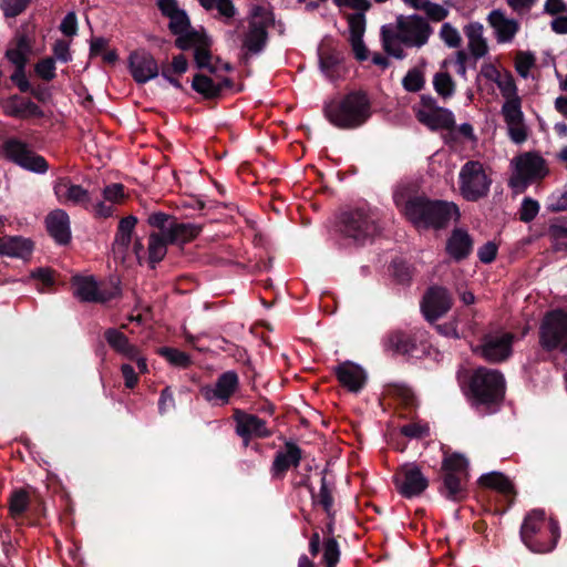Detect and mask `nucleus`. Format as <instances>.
<instances>
[{
  "mask_svg": "<svg viewBox=\"0 0 567 567\" xmlns=\"http://www.w3.org/2000/svg\"><path fill=\"white\" fill-rule=\"evenodd\" d=\"M176 47L182 50L190 48L195 49V62L198 68H210V52L208 43L203 35L194 33L187 37H179L176 39Z\"/></svg>",
  "mask_w": 567,
  "mask_h": 567,
  "instance_id": "obj_27",
  "label": "nucleus"
},
{
  "mask_svg": "<svg viewBox=\"0 0 567 567\" xmlns=\"http://www.w3.org/2000/svg\"><path fill=\"white\" fill-rule=\"evenodd\" d=\"M417 118L432 130L451 128L455 124L453 113L442 107L420 110Z\"/></svg>",
  "mask_w": 567,
  "mask_h": 567,
  "instance_id": "obj_30",
  "label": "nucleus"
},
{
  "mask_svg": "<svg viewBox=\"0 0 567 567\" xmlns=\"http://www.w3.org/2000/svg\"><path fill=\"white\" fill-rule=\"evenodd\" d=\"M398 492L406 498L421 495L429 486V480L415 464H405L394 475Z\"/></svg>",
  "mask_w": 567,
  "mask_h": 567,
  "instance_id": "obj_10",
  "label": "nucleus"
},
{
  "mask_svg": "<svg viewBox=\"0 0 567 567\" xmlns=\"http://www.w3.org/2000/svg\"><path fill=\"white\" fill-rule=\"evenodd\" d=\"M539 343L546 350L567 352V313L561 310L548 312L539 328Z\"/></svg>",
  "mask_w": 567,
  "mask_h": 567,
  "instance_id": "obj_8",
  "label": "nucleus"
},
{
  "mask_svg": "<svg viewBox=\"0 0 567 567\" xmlns=\"http://www.w3.org/2000/svg\"><path fill=\"white\" fill-rule=\"evenodd\" d=\"M388 347L399 353H410L414 349L412 339L403 332H393L388 338Z\"/></svg>",
  "mask_w": 567,
  "mask_h": 567,
  "instance_id": "obj_40",
  "label": "nucleus"
},
{
  "mask_svg": "<svg viewBox=\"0 0 567 567\" xmlns=\"http://www.w3.org/2000/svg\"><path fill=\"white\" fill-rule=\"evenodd\" d=\"M49 234L59 244H68L71 239V228L69 215L63 209L51 212L47 219Z\"/></svg>",
  "mask_w": 567,
  "mask_h": 567,
  "instance_id": "obj_28",
  "label": "nucleus"
},
{
  "mask_svg": "<svg viewBox=\"0 0 567 567\" xmlns=\"http://www.w3.org/2000/svg\"><path fill=\"white\" fill-rule=\"evenodd\" d=\"M215 9L218 11L219 16L225 19L226 23L237 13L231 0H217Z\"/></svg>",
  "mask_w": 567,
  "mask_h": 567,
  "instance_id": "obj_63",
  "label": "nucleus"
},
{
  "mask_svg": "<svg viewBox=\"0 0 567 567\" xmlns=\"http://www.w3.org/2000/svg\"><path fill=\"white\" fill-rule=\"evenodd\" d=\"M560 536L558 523L546 519L543 509L530 511L520 527L524 544L535 553H547L555 548Z\"/></svg>",
  "mask_w": 567,
  "mask_h": 567,
  "instance_id": "obj_4",
  "label": "nucleus"
},
{
  "mask_svg": "<svg viewBox=\"0 0 567 567\" xmlns=\"http://www.w3.org/2000/svg\"><path fill=\"white\" fill-rule=\"evenodd\" d=\"M467 47L475 59L485 56L488 52L487 40L484 37V25L481 22H470L464 27Z\"/></svg>",
  "mask_w": 567,
  "mask_h": 567,
  "instance_id": "obj_29",
  "label": "nucleus"
},
{
  "mask_svg": "<svg viewBox=\"0 0 567 567\" xmlns=\"http://www.w3.org/2000/svg\"><path fill=\"white\" fill-rule=\"evenodd\" d=\"M427 18L432 21L439 22L443 21L449 16V9L443 7L442 4L434 3L429 1L423 10Z\"/></svg>",
  "mask_w": 567,
  "mask_h": 567,
  "instance_id": "obj_58",
  "label": "nucleus"
},
{
  "mask_svg": "<svg viewBox=\"0 0 567 567\" xmlns=\"http://www.w3.org/2000/svg\"><path fill=\"white\" fill-rule=\"evenodd\" d=\"M235 420L237 423L236 432L246 442L250 437H267L270 435L266 422L256 415L236 412Z\"/></svg>",
  "mask_w": 567,
  "mask_h": 567,
  "instance_id": "obj_19",
  "label": "nucleus"
},
{
  "mask_svg": "<svg viewBox=\"0 0 567 567\" xmlns=\"http://www.w3.org/2000/svg\"><path fill=\"white\" fill-rule=\"evenodd\" d=\"M425 84L424 74L420 69H411L402 80V85L408 92H419Z\"/></svg>",
  "mask_w": 567,
  "mask_h": 567,
  "instance_id": "obj_44",
  "label": "nucleus"
},
{
  "mask_svg": "<svg viewBox=\"0 0 567 567\" xmlns=\"http://www.w3.org/2000/svg\"><path fill=\"white\" fill-rule=\"evenodd\" d=\"M3 112L13 117L29 118L43 115L42 110L31 100L13 95L1 103Z\"/></svg>",
  "mask_w": 567,
  "mask_h": 567,
  "instance_id": "obj_26",
  "label": "nucleus"
},
{
  "mask_svg": "<svg viewBox=\"0 0 567 567\" xmlns=\"http://www.w3.org/2000/svg\"><path fill=\"white\" fill-rule=\"evenodd\" d=\"M104 337L112 349L126 359H134L137 355V348L130 343L124 333L116 329H107Z\"/></svg>",
  "mask_w": 567,
  "mask_h": 567,
  "instance_id": "obj_34",
  "label": "nucleus"
},
{
  "mask_svg": "<svg viewBox=\"0 0 567 567\" xmlns=\"http://www.w3.org/2000/svg\"><path fill=\"white\" fill-rule=\"evenodd\" d=\"M508 73V70L499 69L498 66H496V64L492 62L483 63L480 70L481 76H483L487 81L493 82L495 85L503 81L504 74Z\"/></svg>",
  "mask_w": 567,
  "mask_h": 567,
  "instance_id": "obj_49",
  "label": "nucleus"
},
{
  "mask_svg": "<svg viewBox=\"0 0 567 567\" xmlns=\"http://www.w3.org/2000/svg\"><path fill=\"white\" fill-rule=\"evenodd\" d=\"M340 550L334 538H328L323 543V561L327 567H336L339 561Z\"/></svg>",
  "mask_w": 567,
  "mask_h": 567,
  "instance_id": "obj_51",
  "label": "nucleus"
},
{
  "mask_svg": "<svg viewBox=\"0 0 567 567\" xmlns=\"http://www.w3.org/2000/svg\"><path fill=\"white\" fill-rule=\"evenodd\" d=\"M173 221H174V218L164 213H153L147 218V223L152 227L158 228L162 231L161 235H164V236H166V234H167V226L169 224H173Z\"/></svg>",
  "mask_w": 567,
  "mask_h": 567,
  "instance_id": "obj_59",
  "label": "nucleus"
},
{
  "mask_svg": "<svg viewBox=\"0 0 567 567\" xmlns=\"http://www.w3.org/2000/svg\"><path fill=\"white\" fill-rule=\"evenodd\" d=\"M54 194L61 204H72L82 206L85 209L90 207V194L81 185L71 183L69 178H59L53 186Z\"/></svg>",
  "mask_w": 567,
  "mask_h": 567,
  "instance_id": "obj_18",
  "label": "nucleus"
},
{
  "mask_svg": "<svg viewBox=\"0 0 567 567\" xmlns=\"http://www.w3.org/2000/svg\"><path fill=\"white\" fill-rule=\"evenodd\" d=\"M452 296L443 287H431L421 301V311L430 322L436 321L452 308Z\"/></svg>",
  "mask_w": 567,
  "mask_h": 567,
  "instance_id": "obj_14",
  "label": "nucleus"
},
{
  "mask_svg": "<svg viewBox=\"0 0 567 567\" xmlns=\"http://www.w3.org/2000/svg\"><path fill=\"white\" fill-rule=\"evenodd\" d=\"M53 54L54 59L62 63L71 61L72 55L70 52V43L64 40L55 41L53 45Z\"/></svg>",
  "mask_w": 567,
  "mask_h": 567,
  "instance_id": "obj_62",
  "label": "nucleus"
},
{
  "mask_svg": "<svg viewBox=\"0 0 567 567\" xmlns=\"http://www.w3.org/2000/svg\"><path fill=\"white\" fill-rule=\"evenodd\" d=\"M3 151L6 157L28 171L40 174L48 171L49 166L44 157L37 155L18 140H8L4 143Z\"/></svg>",
  "mask_w": 567,
  "mask_h": 567,
  "instance_id": "obj_11",
  "label": "nucleus"
},
{
  "mask_svg": "<svg viewBox=\"0 0 567 567\" xmlns=\"http://www.w3.org/2000/svg\"><path fill=\"white\" fill-rule=\"evenodd\" d=\"M486 21L493 30L496 42L499 44L513 42L520 29L519 22L514 18H509L501 9H493L487 14Z\"/></svg>",
  "mask_w": 567,
  "mask_h": 567,
  "instance_id": "obj_16",
  "label": "nucleus"
},
{
  "mask_svg": "<svg viewBox=\"0 0 567 567\" xmlns=\"http://www.w3.org/2000/svg\"><path fill=\"white\" fill-rule=\"evenodd\" d=\"M169 18V29L174 34L179 37H187L194 34L195 32H190L189 21L186 13L182 10L168 16Z\"/></svg>",
  "mask_w": 567,
  "mask_h": 567,
  "instance_id": "obj_42",
  "label": "nucleus"
},
{
  "mask_svg": "<svg viewBox=\"0 0 567 567\" xmlns=\"http://www.w3.org/2000/svg\"><path fill=\"white\" fill-rule=\"evenodd\" d=\"M501 113L507 125L511 140L517 144L523 143L527 138V131L524 124L520 96L516 95L504 100Z\"/></svg>",
  "mask_w": 567,
  "mask_h": 567,
  "instance_id": "obj_12",
  "label": "nucleus"
},
{
  "mask_svg": "<svg viewBox=\"0 0 567 567\" xmlns=\"http://www.w3.org/2000/svg\"><path fill=\"white\" fill-rule=\"evenodd\" d=\"M192 87L205 97L212 99L219 94L221 85L214 83L212 79L206 75L198 74L193 79Z\"/></svg>",
  "mask_w": 567,
  "mask_h": 567,
  "instance_id": "obj_39",
  "label": "nucleus"
},
{
  "mask_svg": "<svg viewBox=\"0 0 567 567\" xmlns=\"http://www.w3.org/2000/svg\"><path fill=\"white\" fill-rule=\"evenodd\" d=\"M538 212H539L538 202H536L529 197H526V198H524L522 206H520L519 218L524 223H529L537 216Z\"/></svg>",
  "mask_w": 567,
  "mask_h": 567,
  "instance_id": "obj_55",
  "label": "nucleus"
},
{
  "mask_svg": "<svg viewBox=\"0 0 567 567\" xmlns=\"http://www.w3.org/2000/svg\"><path fill=\"white\" fill-rule=\"evenodd\" d=\"M442 468H443L444 474L453 473L457 476L468 478V462L461 454L455 453V454L445 456L444 461H443Z\"/></svg>",
  "mask_w": 567,
  "mask_h": 567,
  "instance_id": "obj_38",
  "label": "nucleus"
},
{
  "mask_svg": "<svg viewBox=\"0 0 567 567\" xmlns=\"http://www.w3.org/2000/svg\"><path fill=\"white\" fill-rule=\"evenodd\" d=\"M339 382L351 392H358L365 383V371L352 362H343L336 368Z\"/></svg>",
  "mask_w": 567,
  "mask_h": 567,
  "instance_id": "obj_25",
  "label": "nucleus"
},
{
  "mask_svg": "<svg viewBox=\"0 0 567 567\" xmlns=\"http://www.w3.org/2000/svg\"><path fill=\"white\" fill-rule=\"evenodd\" d=\"M480 484L485 487L497 489L504 494H509L513 492V485L511 481L498 472H492L482 475L480 477Z\"/></svg>",
  "mask_w": 567,
  "mask_h": 567,
  "instance_id": "obj_37",
  "label": "nucleus"
},
{
  "mask_svg": "<svg viewBox=\"0 0 567 567\" xmlns=\"http://www.w3.org/2000/svg\"><path fill=\"white\" fill-rule=\"evenodd\" d=\"M548 208L553 212H563L567 209V190L554 193L549 197Z\"/></svg>",
  "mask_w": 567,
  "mask_h": 567,
  "instance_id": "obj_64",
  "label": "nucleus"
},
{
  "mask_svg": "<svg viewBox=\"0 0 567 567\" xmlns=\"http://www.w3.org/2000/svg\"><path fill=\"white\" fill-rule=\"evenodd\" d=\"M440 38L450 48H458L462 43L458 30L449 22L442 24Z\"/></svg>",
  "mask_w": 567,
  "mask_h": 567,
  "instance_id": "obj_47",
  "label": "nucleus"
},
{
  "mask_svg": "<svg viewBox=\"0 0 567 567\" xmlns=\"http://www.w3.org/2000/svg\"><path fill=\"white\" fill-rule=\"evenodd\" d=\"M329 122L339 128H355L364 124L371 115V104L365 93L350 92L324 107Z\"/></svg>",
  "mask_w": 567,
  "mask_h": 567,
  "instance_id": "obj_2",
  "label": "nucleus"
},
{
  "mask_svg": "<svg viewBox=\"0 0 567 567\" xmlns=\"http://www.w3.org/2000/svg\"><path fill=\"white\" fill-rule=\"evenodd\" d=\"M238 375L234 371L223 373L214 385H204L199 392L213 405L227 404L238 388Z\"/></svg>",
  "mask_w": 567,
  "mask_h": 567,
  "instance_id": "obj_15",
  "label": "nucleus"
},
{
  "mask_svg": "<svg viewBox=\"0 0 567 567\" xmlns=\"http://www.w3.org/2000/svg\"><path fill=\"white\" fill-rule=\"evenodd\" d=\"M102 197L116 207L126 198L124 186L117 183L110 184L103 188Z\"/></svg>",
  "mask_w": 567,
  "mask_h": 567,
  "instance_id": "obj_48",
  "label": "nucleus"
},
{
  "mask_svg": "<svg viewBox=\"0 0 567 567\" xmlns=\"http://www.w3.org/2000/svg\"><path fill=\"white\" fill-rule=\"evenodd\" d=\"M512 164L514 169L508 185L516 194L523 193L530 184L548 174L545 159L534 153H524L515 157Z\"/></svg>",
  "mask_w": 567,
  "mask_h": 567,
  "instance_id": "obj_7",
  "label": "nucleus"
},
{
  "mask_svg": "<svg viewBox=\"0 0 567 567\" xmlns=\"http://www.w3.org/2000/svg\"><path fill=\"white\" fill-rule=\"evenodd\" d=\"M348 25L351 39L363 38L365 32V17L364 13H353L348 16Z\"/></svg>",
  "mask_w": 567,
  "mask_h": 567,
  "instance_id": "obj_50",
  "label": "nucleus"
},
{
  "mask_svg": "<svg viewBox=\"0 0 567 567\" xmlns=\"http://www.w3.org/2000/svg\"><path fill=\"white\" fill-rule=\"evenodd\" d=\"M401 433L410 439H422L429 436L430 426L417 421L402 426Z\"/></svg>",
  "mask_w": 567,
  "mask_h": 567,
  "instance_id": "obj_53",
  "label": "nucleus"
},
{
  "mask_svg": "<svg viewBox=\"0 0 567 567\" xmlns=\"http://www.w3.org/2000/svg\"><path fill=\"white\" fill-rule=\"evenodd\" d=\"M35 73L45 81H51L55 76V61L53 58H45L35 64Z\"/></svg>",
  "mask_w": 567,
  "mask_h": 567,
  "instance_id": "obj_57",
  "label": "nucleus"
},
{
  "mask_svg": "<svg viewBox=\"0 0 567 567\" xmlns=\"http://www.w3.org/2000/svg\"><path fill=\"white\" fill-rule=\"evenodd\" d=\"M514 334L511 332H494L486 334L480 346L481 355L489 362H501L512 354Z\"/></svg>",
  "mask_w": 567,
  "mask_h": 567,
  "instance_id": "obj_13",
  "label": "nucleus"
},
{
  "mask_svg": "<svg viewBox=\"0 0 567 567\" xmlns=\"http://www.w3.org/2000/svg\"><path fill=\"white\" fill-rule=\"evenodd\" d=\"M87 210L96 218H109L113 216L115 206L102 197L101 200L95 202L90 199V207Z\"/></svg>",
  "mask_w": 567,
  "mask_h": 567,
  "instance_id": "obj_52",
  "label": "nucleus"
},
{
  "mask_svg": "<svg viewBox=\"0 0 567 567\" xmlns=\"http://www.w3.org/2000/svg\"><path fill=\"white\" fill-rule=\"evenodd\" d=\"M28 504V493L23 489L16 491L10 499V511L13 515H20L27 509Z\"/></svg>",
  "mask_w": 567,
  "mask_h": 567,
  "instance_id": "obj_54",
  "label": "nucleus"
},
{
  "mask_svg": "<svg viewBox=\"0 0 567 567\" xmlns=\"http://www.w3.org/2000/svg\"><path fill=\"white\" fill-rule=\"evenodd\" d=\"M492 183V169L480 161H467L458 172V192L467 202L487 197Z\"/></svg>",
  "mask_w": 567,
  "mask_h": 567,
  "instance_id": "obj_6",
  "label": "nucleus"
},
{
  "mask_svg": "<svg viewBox=\"0 0 567 567\" xmlns=\"http://www.w3.org/2000/svg\"><path fill=\"white\" fill-rule=\"evenodd\" d=\"M74 296L89 302H105L113 295L99 288L96 281L92 277H75L72 282Z\"/></svg>",
  "mask_w": 567,
  "mask_h": 567,
  "instance_id": "obj_20",
  "label": "nucleus"
},
{
  "mask_svg": "<svg viewBox=\"0 0 567 567\" xmlns=\"http://www.w3.org/2000/svg\"><path fill=\"white\" fill-rule=\"evenodd\" d=\"M433 84L437 94L442 95L443 97L452 96L454 93V82L447 73H437L434 76Z\"/></svg>",
  "mask_w": 567,
  "mask_h": 567,
  "instance_id": "obj_46",
  "label": "nucleus"
},
{
  "mask_svg": "<svg viewBox=\"0 0 567 567\" xmlns=\"http://www.w3.org/2000/svg\"><path fill=\"white\" fill-rule=\"evenodd\" d=\"M536 56L529 51H518L515 56V70L519 76L527 79L535 66Z\"/></svg>",
  "mask_w": 567,
  "mask_h": 567,
  "instance_id": "obj_41",
  "label": "nucleus"
},
{
  "mask_svg": "<svg viewBox=\"0 0 567 567\" xmlns=\"http://www.w3.org/2000/svg\"><path fill=\"white\" fill-rule=\"evenodd\" d=\"M301 458V452L295 444H287L284 452H279L272 464L274 475L285 473L291 466H298Z\"/></svg>",
  "mask_w": 567,
  "mask_h": 567,
  "instance_id": "obj_35",
  "label": "nucleus"
},
{
  "mask_svg": "<svg viewBox=\"0 0 567 567\" xmlns=\"http://www.w3.org/2000/svg\"><path fill=\"white\" fill-rule=\"evenodd\" d=\"M29 2L30 0H1V8L6 17H16L27 8Z\"/></svg>",
  "mask_w": 567,
  "mask_h": 567,
  "instance_id": "obj_60",
  "label": "nucleus"
},
{
  "mask_svg": "<svg viewBox=\"0 0 567 567\" xmlns=\"http://www.w3.org/2000/svg\"><path fill=\"white\" fill-rule=\"evenodd\" d=\"M342 233L358 243H363L378 231L374 215L364 209L347 212L341 217Z\"/></svg>",
  "mask_w": 567,
  "mask_h": 567,
  "instance_id": "obj_9",
  "label": "nucleus"
},
{
  "mask_svg": "<svg viewBox=\"0 0 567 567\" xmlns=\"http://www.w3.org/2000/svg\"><path fill=\"white\" fill-rule=\"evenodd\" d=\"M128 66L133 79L144 84L158 75L159 69L154 56L145 50H136L130 54Z\"/></svg>",
  "mask_w": 567,
  "mask_h": 567,
  "instance_id": "obj_17",
  "label": "nucleus"
},
{
  "mask_svg": "<svg viewBox=\"0 0 567 567\" xmlns=\"http://www.w3.org/2000/svg\"><path fill=\"white\" fill-rule=\"evenodd\" d=\"M432 28L429 22L417 14L399 16L395 24H386L381 29L384 51L396 58L405 56L402 44L409 48H422L429 41Z\"/></svg>",
  "mask_w": 567,
  "mask_h": 567,
  "instance_id": "obj_1",
  "label": "nucleus"
},
{
  "mask_svg": "<svg viewBox=\"0 0 567 567\" xmlns=\"http://www.w3.org/2000/svg\"><path fill=\"white\" fill-rule=\"evenodd\" d=\"M167 238L164 235L153 233L148 238V261L154 267L167 252Z\"/></svg>",
  "mask_w": 567,
  "mask_h": 567,
  "instance_id": "obj_36",
  "label": "nucleus"
},
{
  "mask_svg": "<svg viewBox=\"0 0 567 567\" xmlns=\"http://www.w3.org/2000/svg\"><path fill=\"white\" fill-rule=\"evenodd\" d=\"M137 224V218L133 215H130L125 218H122L117 226V231L113 243V254L115 258L125 260L131 243H132V234Z\"/></svg>",
  "mask_w": 567,
  "mask_h": 567,
  "instance_id": "obj_23",
  "label": "nucleus"
},
{
  "mask_svg": "<svg viewBox=\"0 0 567 567\" xmlns=\"http://www.w3.org/2000/svg\"><path fill=\"white\" fill-rule=\"evenodd\" d=\"M445 250L453 260L461 261L472 252L473 239L465 229L456 228L447 238Z\"/></svg>",
  "mask_w": 567,
  "mask_h": 567,
  "instance_id": "obj_24",
  "label": "nucleus"
},
{
  "mask_svg": "<svg viewBox=\"0 0 567 567\" xmlns=\"http://www.w3.org/2000/svg\"><path fill=\"white\" fill-rule=\"evenodd\" d=\"M266 24L257 16L248 22V30L243 38V49L246 53L257 54L262 51L267 42Z\"/></svg>",
  "mask_w": 567,
  "mask_h": 567,
  "instance_id": "obj_21",
  "label": "nucleus"
},
{
  "mask_svg": "<svg viewBox=\"0 0 567 567\" xmlns=\"http://www.w3.org/2000/svg\"><path fill=\"white\" fill-rule=\"evenodd\" d=\"M496 86L504 100L518 95V89L511 72L508 74H504L503 81L499 82Z\"/></svg>",
  "mask_w": 567,
  "mask_h": 567,
  "instance_id": "obj_56",
  "label": "nucleus"
},
{
  "mask_svg": "<svg viewBox=\"0 0 567 567\" xmlns=\"http://www.w3.org/2000/svg\"><path fill=\"white\" fill-rule=\"evenodd\" d=\"M200 233V226L190 223H177L167 226L166 238L172 244H185L194 239Z\"/></svg>",
  "mask_w": 567,
  "mask_h": 567,
  "instance_id": "obj_32",
  "label": "nucleus"
},
{
  "mask_svg": "<svg viewBox=\"0 0 567 567\" xmlns=\"http://www.w3.org/2000/svg\"><path fill=\"white\" fill-rule=\"evenodd\" d=\"M158 353L175 367L186 368L190 364L189 355L177 349L164 347L158 350Z\"/></svg>",
  "mask_w": 567,
  "mask_h": 567,
  "instance_id": "obj_45",
  "label": "nucleus"
},
{
  "mask_svg": "<svg viewBox=\"0 0 567 567\" xmlns=\"http://www.w3.org/2000/svg\"><path fill=\"white\" fill-rule=\"evenodd\" d=\"M466 477L457 476L453 473L443 475V488L441 493L449 499L460 502L466 496Z\"/></svg>",
  "mask_w": 567,
  "mask_h": 567,
  "instance_id": "obj_33",
  "label": "nucleus"
},
{
  "mask_svg": "<svg viewBox=\"0 0 567 567\" xmlns=\"http://www.w3.org/2000/svg\"><path fill=\"white\" fill-rule=\"evenodd\" d=\"M403 212L416 227L441 228L460 217L458 207L454 203L430 202L422 197L409 199Z\"/></svg>",
  "mask_w": 567,
  "mask_h": 567,
  "instance_id": "obj_3",
  "label": "nucleus"
},
{
  "mask_svg": "<svg viewBox=\"0 0 567 567\" xmlns=\"http://www.w3.org/2000/svg\"><path fill=\"white\" fill-rule=\"evenodd\" d=\"M316 502L320 504L328 514H330L332 509L333 498L324 477L321 480V487L319 494L316 497Z\"/></svg>",
  "mask_w": 567,
  "mask_h": 567,
  "instance_id": "obj_61",
  "label": "nucleus"
},
{
  "mask_svg": "<svg viewBox=\"0 0 567 567\" xmlns=\"http://www.w3.org/2000/svg\"><path fill=\"white\" fill-rule=\"evenodd\" d=\"M34 35L28 32L18 33L6 52L7 59L16 68H25L29 55L32 52Z\"/></svg>",
  "mask_w": 567,
  "mask_h": 567,
  "instance_id": "obj_22",
  "label": "nucleus"
},
{
  "mask_svg": "<svg viewBox=\"0 0 567 567\" xmlns=\"http://www.w3.org/2000/svg\"><path fill=\"white\" fill-rule=\"evenodd\" d=\"M32 243L23 237H3L0 239V256L27 258L32 252Z\"/></svg>",
  "mask_w": 567,
  "mask_h": 567,
  "instance_id": "obj_31",
  "label": "nucleus"
},
{
  "mask_svg": "<svg viewBox=\"0 0 567 567\" xmlns=\"http://www.w3.org/2000/svg\"><path fill=\"white\" fill-rule=\"evenodd\" d=\"M505 393L503 374L493 369L478 368L470 380V395L476 408L491 406L498 403Z\"/></svg>",
  "mask_w": 567,
  "mask_h": 567,
  "instance_id": "obj_5",
  "label": "nucleus"
},
{
  "mask_svg": "<svg viewBox=\"0 0 567 567\" xmlns=\"http://www.w3.org/2000/svg\"><path fill=\"white\" fill-rule=\"evenodd\" d=\"M548 236L556 250L567 251V227L565 225H550L548 229Z\"/></svg>",
  "mask_w": 567,
  "mask_h": 567,
  "instance_id": "obj_43",
  "label": "nucleus"
}]
</instances>
